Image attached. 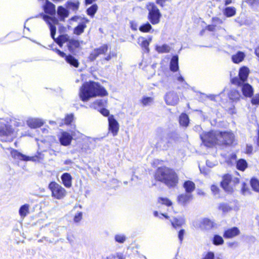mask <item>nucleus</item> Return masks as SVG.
<instances>
[{
  "label": "nucleus",
  "instance_id": "1",
  "mask_svg": "<svg viewBox=\"0 0 259 259\" xmlns=\"http://www.w3.org/2000/svg\"><path fill=\"white\" fill-rule=\"evenodd\" d=\"M107 94V92L103 87L94 81L85 82L79 91V97L83 102H87L92 98L105 96Z\"/></svg>",
  "mask_w": 259,
  "mask_h": 259
},
{
  "label": "nucleus",
  "instance_id": "2",
  "mask_svg": "<svg viewBox=\"0 0 259 259\" xmlns=\"http://www.w3.org/2000/svg\"><path fill=\"white\" fill-rule=\"evenodd\" d=\"M155 178L169 187H174L178 183V177L176 173L167 167L158 168L155 174Z\"/></svg>",
  "mask_w": 259,
  "mask_h": 259
},
{
  "label": "nucleus",
  "instance_id": "3",
  "mask_svg": "<svg viewBox=\"0 0 259 259\" xmlns=\"http://www.w3.org/2000/svg\"><path fill=\"white\" fill-rule=\"evenodd\" d=\"M108 51V47L107 45H103V46L94 49L90 54L88 59L91 61H95L97 58L101 56L104 55L105 57L101 60L103 61H108L113 57L115 56L114 53H111V52L107 53Z\"/></svg>",
  "mask_w": 259,
  "mask_h": 259
},
{
  "label": "nucleus",
  "instance_id": "4",
  "mask_svg": "<svg viewBox=\"0 0 259 259\" xmlns=\"http://www.w3.org/2000/svg\"><path fill=\"white\" fill-rule=\"evenodd\" d=\"M11 154L12 156L17 159H20L24 161H32L34 162H39L42 160L44 156L40 153H38L37 155L33 156H27L25 155H24L16 150H12L11 152Z\"/></svg>",
  "mask_w": 259,
  "mask_h": 259
},
{
  "label": "nucleus",
  "instance_id": "5",
  "mask_svg": "<svg viewBox=\"0 0 259 259\" xmlns=\"http://www.w3.org/2000/svg\"><path fill=\"white\" fill-rule=\"evenodd\" d=\"M49 188L51 191L52 196L56 199H61L66 195V190L55 182L50 183Z\"/></svg>",
  "mask_w": 259,
  "mask_h": 259
},
{
  "label": "nucleus",
  "instance_id": "6",
  "mask_svg": "<svg viewBox=\"0 0 259 259\" xmlns=\"http://www.w3.org/2000/svg\"><path fill=\"white\" fill-rule=\"evenodd\" d=\"M239 180L237 178L232 177L231 175H226L223 177V179L221 182L222 188L228 192H232L234 187Z\"/></svg>",
  "mask_w": 259,
  "mask_h": 259
},
{
  "label": "nucleus",
  "instance_id": "7",
  "mask_svg": "<svg viewBox=\"0 0 259 259\" xmlns=\"http://www.w3.org/2000/svg\"><path fill=\"white\" fill-rule=\"evenodd\" d=\"M218 131H212L201 136L204 144L207 147H211L215 144L219 145V139Z\"/></svg>",
  "mask_w": 259,
  "mask_h": 259
},
{
  "label": "nucleus",
  "instance_id": "8",
  "mask_svg": "<svg viewBox=\"0 0 259 259\" xmlns=\"http://www.w3.org/2000/svg\"><path fill=\"white\" fill-rule=\"evenodd\" d=\"M231 82L240 87L242 94L244 97H251L253 94L252 87L248 83L242 82L237 77H234L231 79Z\"/></svg>",
  "mask_w": 259,
  "mask_h": 259
},
{
  "label": "nucleus",
  "instance_id": "9",
  "mask_svg": "<svg viewBox=\"0 0 259 259\" xmlns=\"http://www.w3.org/2000/svg\"><path fill=\"white\" fill-rule=\"evenodd\" d=\"M146 7L149 11L148 18L151 23L153 24H158L161 16L159 10L153 3H148Z\"/></svg>",
  "mask_w": 259,
  "mask_h": 259
},
{
  "label": "nucleus",
  "instance_id": "10",
  "mask_svg": "<svg viewBox=\"0 0 259 259\" xmlns=\"http://www.w3.org/2000/svg\"><path fill=\"white\" fill-rule=\"evenodd\" d=\"M219 139V145H231L235 141V136L231 132H219L218 131Z\"/></svg>",
  "mask_w": 259,
  "mask_h": 259
},
{
  "label": "nucleus",
  "instance_id": "11",
  "mask_svg": "<svg viewBox=\"0 0 259 259\" xmlns=\"http://www.w3.org/2000/svg\"><path fill=\"white\" fill-rule=\"evenodd\" d=\"M72 21L78 22V25L75 27L73 30V33L76 35H80L84 32V29L87 27V24L89 20L85 18H81L77 16H74L71 18Z\"/></svg>",
  "mask_w": 259,
  "mask_h": 259
},
{
  "label": "nucleus",
  "instance_id": "12",
  "mask_svg": "<svg viewBox=\"0 0 259 259\" xmlns=\"http://www.w3.org/2000/svg\"><path fill=\"white\" fill-rule=\"evenodd\" d=\"M75 135V132H72L70 134L68 132L62 131L58 136L59 141L61 145L68 146L71 144L73 137Z\"/></svg>",
  "mask_w": 259,
  "mask_h": 259
},
{
  "label": "nucleus",
  "instance_id": "13",
  "mask_svg": "<svg viewBox=\"0 0 259 259\" xmlns=\"http://www.w3.org/2000/svg\"><path fill=\"white\" fill-rule=\"evenodd\" d=\"M43 19L48 23L49 25L50 29L51 31V35L52 37L55 39V35L56 33V28L54 25L58 23V20L55 17H52L50 16L43 15Z\"/></svg>",
  "mask_w": 259,
  "mask_h": 259
},
{
  "label": "nucleus",
  "instance_id": "14",
  "mask_svg": "<svg viewBox=\"0 0 259 259\" xmlns=\"http://www.w3.org/2000/svg\"><path fill=\"white\" fill-rule=\"evenodd\" d=\"M14 130L10 125H5L0 128V136H6L7 139H2L5 141H11L14 137Z\"/></svg>",
  "mask_w": 259,
  "mask_h": 259
},
{
  "label": "nucleus",
  "instance_id": "15",
  "mask_svg": "<svg viewBox=\"0 0 259 259\" xmlns=\"http://www.w3.org/2000/svg\"><path fill=\"white\" fill-rule=\"evenodd\" d=\"M108 120L109 123V131L112 133L113 136H115L118 132L119 124L112 115L108 117Z\"/></svg>",
  "mask_w": 259,
  "mask_h": 259
},
{
  "label": "nucleus",
  "instance_id": "16",
  "mask_svg": "<svg viewBox=\"0 0 259 259\" xmlns=\"http://www.w3.org/2000/svg\"><path fill=\"white\" fill-rule=\"evenodd\" d=\"M164 99L166 104L171 106L176 105L179 101L177 94L172 92L167 93L165 96Z\"/></svg>",
  "mask_w": 259,
  "mask_h": 259
},
{
  "label": "nucleus",
  "instance_id": "17",
  "mask_svg": "<svg viewBox=\"0 0 259 259\" xmlns=\"http://www.w3.org/2000/svg\"><path fill=\"white\" fill-rule=\"evenodd\" d=\"M192 194L187 192L180 194L177 197V200L179 204L182 205L187 204L192 200Z\"/></svg>",
  "mask_w": 259,
  "mask_h": 259
},
{
  "label": "nucleus",
  "instance_id": "18",
  "mask_svg": "<svg viewBox=\"0 0 259 259\" xmlns=\"http://www.w3.org/2000/svg\"><path fill=\"white\" fill-rule=\"evenodd\" d=\"M41 119L36 118H28L26 120L27 125L31 128H36L40 127L44 124Z\"/></svg>",
  "mask_w": 259,
  "mask_h": 259
},
{
  "label": "nucleus",
  "instance_id": "19",
  "mask_svg": "<svg viewBox=\"0 0 259 259\" xmlns=\"http://www.w3.org/2000/svg\"><path fill=\"white\" fill-rule=\"evenodd\" d=\"M43 8L46 13L51 16L55 15L56 13L55 5L48 0H46Z\"/></svg>",
  "mask_w": 259,
  "mask_h": 259
},
{
  "label": "nucleus",
  "instance_id": "20",
  "mask_svg": "<svg viewBox=\"0 0 259 259\" xmlns=\"http://www.w3.org/2000/svg\"><path fill=\"white\" fill-rule=\"evenodd\" d=\"M57 13L60 21H64L69 16V12L67 8L63 6H59Z\"/></svg>",
  "mask_w": 259,
  "mask_h": 259
},
{
  "label": "nucleus",
  "instance_id": "21",
  "mask_svg": "<svg viewBox=\"0 0 259 259\" xmlns=\"http://www.w3.org/2000/svg\"><path fill=\"white\" fill-rule=\"evenodd\" d=\"M228 97L230 100L233 102H237L240 100L242 97L240 93L238 90L235 89H232L228 93Z\"/></svg>",
  "mask_w": 259,
  "mask_h": 259
},
{
  "label": "nucleus",
  "instance_id": "22",
  "mask_svg": "<svg viewBox=\"0 0 259 259\" xmlns=\"http://www.w3.org/2000/svg\"><path fill=\"white\" fill-rule=\"evenodd\" d=\"M239 230L236 227H233L225 231L224 233V237L225 238H231L239 234Z\"/></svg>",
  "mask_w": 259,
  "mask_h": 259
},
{
  "label": "nucleus",
  "instance_id": "23",
  "mask_svg": "<svg viewBox=\"0 0 259 259\" xmlns=\"http://www.w3.org/2000/svg\"><path fill=\"white\" fill-rule=\"evenodd\" d=\"M249 72V69L246 67H241L239 72V79L242 82H245L248 76ZM238 78V77H237Z\"/></svg>",
  "mask_w": 259,
  "mask_h": 259
},
{
  "label": "nucleus",
  "instance_id": "24",
  "mask_svg": "<svg viewBox=\"0 0 259 259\" xmlns=\"http://www.w3.org/2000/svg\"><path fill=\"white\" fill-rule=\"evenodd\" d=\"M151 40L152 37H150L148 39H146L143 37H140L138 39L139 44L147 52L149 50L148 47Z\"/></svg>",
  "mask_w": 259,
  "mask_h": 259
},
{
  "label": "nucleus",
  "instance_id": "25",
  "mask_svg": "<svg viewBox=\"0 0 259 259\" xmlns=\"http://www.w3.org/2000/svg\"><path fill=\"white\" fill-rule=\"evenodd\" d=\"M213 225L212 221L206 218L201 220L200 222V227L202 229H210L213 227Z\"/></svg>",
  "mask_w": 259,
  "mask_h": 259
},
{
  "label": "nucleus",
  "instance_id": "26",
  "mask_svg": "<svg viewBox=\"0 0 259 259\" xmlns=\"http://www.w3.org/2000/svg\"><path fill=\"white\" fill-rule=\"evenodd\" d=\"M65 6L68 10H70L73 12H76L79 8V3L77 0H74L73 1H68L65 4Z\"/></svg>",
  "mask_w": 259,
  "mask_h": 259
},
{
  "label": "nucleus",
  "instance_id": "27",
  "mask_svg": "<svg viewBox=\"0 0 259 259\" xmlns=\"http://www.w3.org/2000/svg\"><path fill=\"white\" fill-rule=\"evenodd\" d=\"M63 185L67 188H70L72 185L71 175L68 173H64L61 176Z\"/></svg>",
  "mask_w": 259,
  "mask_h": 259
},
{
  "label": "nucleus",
  "instance_id": "28",
  "mask_svg": "<svg viewBox=\"0 0 259 259\" xmlns=\"http://www.w3.org/2000/svg\"><path fill=\"white\" fill-rule=\"evenodd\" d=\"M107 102L104 99H98L94 102L92 103L90 107L94 109H98L102 107H104L106 105Z\"/></svg>",
  "mask_w": 259,
  "mask_h": 259
},
{
  "label": "nucleus",
  "instance_id": "29",
  "mask_svg": "<svg viewBox=\"0 0 259 259\" xmlns=\"http://www.w3.org/2000/svg\"><path fill=\"white\" fill-rule=\"evenodd\" d=\"M170 69L173 72L177 71L179 70L178 56H174L172 57L170 62Z\"/></svg>",
  "mask_w": 259,
  "mask_h": 259
},
{
  "label": "nucleus",
  "instance_id": "30",
  "mask_svg": "<svg viewBox=\"0 0 259 259\" xmlns=\"http://www.w3.org/2000/svg\"><path fill=\"white\" fill-rule=\"evenodd\" d=\"M183 187L185 189L186 192L191 194L195 190V185L191 181H187L184 183Z\"/></svg>",
  "mask_w": 259,
  "mask_h": 259
},
{
  "label": "nucleus",
  "instance_id": "31",
  "mask_svg": "<svg viewBox=\"0 0 259 259\" xmlns=\"http://www.w3.org/2000/svg\"><path fill=\"white\" fill-rule=\"evenodd\" d=\"M245 55L242 52H238L232 56V60L235 63H239L243 61Z\"/></svg>",
  "mask_w": 259,
  "mask_h": 259
},
{
  "label": "nucleus",
  "instance_id": "32",
  "mask_svg": "<svg viewBox=\"0 0 259 259\" xmlns=\"http://www.w3.org/2000/svg\"><path fill=\"white\" fill-rule=\"evenodd\" d=\"M80 46V42L74 38H71L68 43V47L70 51H73L78 48Z\"/></svg>",
  "mask_w": 259,
  "mask_h": 259
},
{
  "label": "nucleus",
  "instance_id": "33",
  "mask_svg": "<svg viewBox=\"0 0 259 259\" xmlns=\"http://www.w3.org/2000/svg\"><path fill=\"white\" fill-rule=\"evenodd\" d=\"M172 226L174 228L181 226L185 223V219L183 217H180L178 218H174L173 220L170 221Z\"/></svg>",
  "mask_w": 259,
  "mask_h": 259
},
{
  "label": "nucleus",
  "instance_id": "34",
  "mask_svg": "<svg viewBox=\"0 0 259 259\" xmlns=\"http://www.w3.org/2000/svg\"><path fill=\"white\" fill-rule=\"evenodd\" d=\"M65 60L66 62L70 65L75 67H78L79 63L77 59H76L73 56L71 55H68L65 56Z\"/></svg>",
  "mask_w": 259,
  "mask_h": 259
},
{
  "label": "nucleus",
  "instance_id": "35",
  "mask_svg": "<svg viewBox=\"0 0 259 259\" xmlns=\"http://www.w3.org/2000/svg\"><path fill=\"white\" fill-rule=\"evenodd\" d=\"M29 205L25 204L21 206L19 209V213L21 218H24L29 213Z\"/></svg>",
  "mask_w": 259,
  "mask_h": 259
},
{
  "label": "nucleus",
  "instance_id": "36",
  "mask_svg": "<svg viewBox=\"0 0 259 259\" xmlns=\"http://www.w3.org/2000/svg\"><path fill=\"white\" fill-rule=\"evenodd\" d=\"M236 12V9L234 7H228L224 9L223 13L227 17H230L234 16Z\"/></svg>",
  "mask_w": 259,
  "mask_h": 259
},
{
  "label": "nucleus",
  "instance_id": "37",
  "mask_svg": "<svg viewBox=\"0 0 259 259\" xmlns=\"http://www.w3.org/2000/svg\"><path fill=\"white\" fill-rule=\"evenodd\" d=\"M156 51L159 53H168L170 51V47L167 45H163L162 46H156Z\"/></svg>",
  "mask_w": 259,
  "mask_h": 259
},
{
  "label": "nucleus",
  "instance_id": "38",
  "mask_svg": "<svg viewBox=\"0 0 259 259\" xmlns=\"http://www.w3.org/2000/svg\"><path fill=\"white\" fill-rule=\"evenodd\" d=\"M70 39L68 35H62L58 38L57 42L60 46H62L66 42L69 43Z\"/></svg>",
  "mask_w": 259,
  "mask_h": 259
},
{
  "label": "nucleus",
  "instance_id": "39",
  "mask_svg": "<svg viewBox=\"0 0 259 259\" xmlns=\"http://www.w3.org/2000/svg\"><path fill=\"white\" fill-rule=\"evenodd\" d=\"M180 123L181 125L186 127L189 123V118L186 114H182L180 116Z\"/></svg>",
  "mask_w": 259,
  "mask_h": 259
},
{
  "label": "nucleus",
  "instance_id": "40",
  "mask_svg": "<svg viewBox=\"0 0 259 259\" xmlns=\"http://www.w3.org/2000/svg\"><path fill=\"white\" fill-rule=\"evenodd\" d=\"M175 142V140L174 139H172L170 138L167 141V145H165L164 144L162 145V142H159L156 144V145L157 147H159L163 149H167L170 146H171L174 142Z\"/></svg>",
  "mask_w": 259,
  "mask_h": 259
},
{
  "label": "nucleus",
  "instance_id": "41",
  "mask_svg": "<svg viewBox=\"0 0 259 259\" xmlns=\"http://www.w3.org/2000/svg\"><path fill=\"white\" fill-rule=\"evenodd\" d=\"M237 168L240 170H244L247 167V163L243 159H240L237 162Z\"/></svg>",
  "mask_w": 259,
  "mask_h": 259
},
{
  "label": "nucleus",
  "instance_id": "42",
  "mask_svg": "<svg viewBox=\"0 0 259 259\" xmlns=\"http://www.w3.org/2000/svg\"><path fill=\"white\" fill-rule=\"evenodd\" d=\"M250 185L252 189L257 192H259V181L255 178L250 180Z\"/></svg>",
  "mask_w": 259,
  "mask_h": 259
},
{
  "label": "nucleus",
  "instance_id": "43",
  "mask_svg": "<svg viewBox=\"0 0 259 259\" xmlns=\"http://www.w3.org/2000/svg\"><path fill=\"white\" fill-rule=\"evenodd\" d=\"M224 240L223 238L218 235H215L214 236L212 242L215 245H222L224 243Z\"/></svg>",
  "mask_w": 259,
  "mask_h": 259
},
{
  "label": "nucleus",
  "instance_id": "44",
  "mask_svg": "<svg viewBox=\"0 0 259 259\" xmlns=\"http://www.w3.org/2000/svg\"><path fill=\"white\" fill-rule=\"evenodd\" d=\"M158 202L168 207H170L172 206V202L167 198H159L158 199Z\"/></svg>",
  "mask_w": 259,
  "mask_h": 259
},
{
  "label": "nucleus",
  "instance_id": "45",
  "mask_svg": "<svg viewBox=\"0 0 259 259\" xmlns=\"http://www.w3.org/2000/svg\"><path fill=\"white\" fill-rule=\"evenodd\" d=\"M153 102L152 97H144L141 100V103L144 106H148L151 105Z\"/></svg>",
  "mask_w": 259,
  "mask_h": 259
},
{
  "label": "nucleus",
  "instance_id": "46",
  "mask_svg": "<svg viewBox=\"0 0 259 259\" xmlns=\"http://www.w3.org/2000/svg\"><path fill=\"white\" fill-rule=\"evenodd\" d=\"M151 29L152 26L149 23L143 24L139 27V30L143 32H149Z\"/></svg>",
  "mask_w": 259,
  "mask_h": 259
},
{
  "label": "nucleus",
  "instance_id": "47",
  "mask_svg": "<svg viewBox=\"0 0 259 259\" xmlns=\"http://www.w3.org/2000/svg\"><path fill=\"white\" fill-rule=\"evenodd\" d=\"M126 239L125 236L123 234H117L115 236V240L117 242L122 243Z\"/></svg>",
  "mask_w": 259,
  "mask_h": 259
},
{
  "label": "nucleus",
  "instance_id": "48",
  "mask_svg": "<svg viewBox=\"0 0 259 259\" xmlns=\"http://www.w3.org/2000/svg\"><path fill=\"white\" fill-rule=\"evenodd\" d=\"M97 10V6L94 5L87 10L88 14L90 16H93Z\"/></svg>",
  "mask_w": 259,
  "mask_h": 259
},
{
  "label": "nucleus",
  "instance_id": "49",
  "mask_svg": "<svg viewBox=\"0 0 259 259\" xmlns=\"http://www.w3.org/2000/svg\"><path fill=\"white\" fill-rule=\"evenodd\" d=\"M219 209L224 212H227L231 210L230 207L224 203L220 204Z\"/></svg>",
  "mask_w": 259,
  "mask_h": 259
},
{
  "label": "nucleus",
  "instance_id": "50",
  "mask_svg": "<svg viewBox=\"0 0 259 259\" xmlns=\"http://www.w3.org/2000/svg\"><path fill=\"white\" fill-rule=\"evenodd\" d=\"M175 77L178 81H179L180 82H181L182 83V85L183 87H185V85H187V84L185 82L184 78L182 77V76L180 74L175 75Z\"/></svg>",
  "mask_w": 259,
  "mask_h": 259
},
{
  "label": "nucleus",
  "instance_id": "51",
  "mask_svg": "<svg viewBox=\"0 0 259 259\" xmlns=\"http://www.w3.org/2000/svg\"><path fill=\"white\" fill-rule=\"evenodd\" d=\"M73 120V115L72 114L67 115L64 119V124H69Z\"/></svg>",
  "mask_w": 259,
  "mask_h": 259
},
{
  "label": "nucleus",
  "instance_id": "52",
  "mask_svg": "<svg viewBox=\"0 0 259 259\" xmlns=\"http://www.w3.org/2000/svg\"><path fill=\"white\" fill-rule=\"evenodd\" d=\"M251 103L253 105L259 104V94L254 95L251 99Z\"/></svg>",
  "mask_w": 259,
  "mask_h": 259
},
{
  "label": "nucleus",
  "instance_id": "53",
  "mask_svg": "<svg viewBox=\"0 0 259 259\" xmlns=\"http://www.w3.org/2000/svg\"><path fill=\"white\" fill-rule=\"evenodd\" d=\"M82 213L81 212H78L75 214L74 217V221L76 223H78L82 219Z\"/></svg>",
  "mask_w": 259,
  "mask_h": 259
},
{
  "label": "nucleus",
  "instance_id": "54",
  "mask_svg": "<svg viewBox=\"0 0 259 259\" xmlns=\"http://www.w3.org/2000/svg\"><path fill=\"white\" fill-rule=\"evenodd\" d=\"M202 259H214V254L211 251H209Z\"/></svg>",
  "mask_w": 259,
  "mask_h": 259
},
{
  "label": "nucleus",
  "instance_id": "55",
  "mask_svg": "<svg viewBox=\"0 0 259 259\" xmlns=\"http://www.w3.org/2000/svg\"><path fill=\"white\" fill-rule=\"evenodd\" d=\"M223 20L218 17H213L212 18V23L217 26V24H222Z\"/></svg>",
  "mask_w": 259,
  "mask_h": 259
},
{
  "label": "nucleus",
  "instance_id": "56",
  "mask_svg": "<svg viewBox=\"0 0 259 259\" xmlns=\"http://www.w3.org/2000/svg\"><path fill=\"white\" fill-rule=\"evenodd\" d=\"M245 2L252 7L256 6L259 4V0H246Z\"/></svg>",
  "mask_w": 259,
  "mask_h": 259
},
{
  "label": "nucleus",
  "instance_id": "57",
  "mask_svg": "<svg viewBox=\"0 0 259 259\" xmlns=\"http://www.w3.org/2000/svg\"><path fill=\"white\" fill-rule=\"evenodd\" d=\"M211 190L214 195H217L219 192V189L218 186L213 185L211 186Z\"/></svg>",
  "mask_w": 259,
  "mask_h": 259
},
{
  "label": "nucleus",
  "instance_id": "58",
  "mask_svg": "<svg viewBox=\"0 0 259 259\" xmlns=\"http://www.w3.org/2000/svg\"><path fill=\"white\" fill-rule=\"evenodd\" d=\"M100 112L105 116H109V111L108 110L102 108L100 110Z\"/></svg>",
  "mask_w": 259,
  "mask_h": 259
},
{
  "label": "nucleus",
  "instance_id": "59",
  "mask_svg": "<svg viewBox=\"0 0 259 259\" xmlns=\"http://www.w3.org/2000/svg\"><path fill=\"white\" fill-rule=\"evenodd\" d=\"M242 193L243 195H247L249 193V189L246 187L245 184H243L242 188Z\"/></svg>",
  "mask_w": 259,
  "mask_h": 259
},
{
  "label": "nucleus",
  "instance_id": "60",
  "mask_svg": "<svg viewBox=\"0 0 259 259\" xmlns=\"http://www.w3.org/2000/svg\"><path fill=\"white\" fill-rule=\"evenodd\" d=\"M184 232H185L184 230H181L179 232L178 237H179V238L180 241H182L183 239Z\"/></svg>",
  "mask_w": 259,
  "mask_h": 259
},
{
  "label": "nucleus",
  "instance_id": "61",
  "mask_svg": "<svg viewBox=\"0 0 259 259\" xmlns=\"http://www.w3.org/2000/svg\"><path fill=\"white\" fill-rule=\"evenodd\" d=\"M216 26L212 23L211 25H209L207 26V29L210 31H213L215 30Z\"/></svg>",
  "mask_w": 259,
  "mask_h": 259
},
{
  "label": "nucleus",
  "instance_id": "62",
  "mask_svg": "<svg viewBox=\"0 0 259 259\" xmlns=\"http://www.w3.org/2000/svg\"><path fill=\"white\" fill-rule=\"evenodd\" d=\"M131 27L132 29L134 30H136L138 28L137 24L134 22H131Z\"/></svg>",
  "mask_w": 259,
  "mask_h": 259
},
{
  "label": "nucleus",
  "instance_id": "63",
  "mask_svg": "<svg viewBox=\"0 0 259 259\" xmlns=\"http://www.w3.org/2000/svg\"><path fill=\"white\" fill-rule=\"evenodd\" d=\"M50 123L51 124H59L60 126H62L63 124V123L62 122V121H61V120H60L59 119H58L56 122V121H50Z\"/></svg>",
  "mask_w": 259,
  "mask_h": 259
},
{
  "label": "nucleus",
  "instance_id": "64",
  "mask_svg": "<svg viewBox=\"0 0 259 259\" xmlns=\"http://www.w3.org/2000/svg\"><path fill=\"white\" fill-rule=\"evenodd\" d=\"M116 256V258H118V259H123V255L122 253H117L116 254H114Z\"/></svg>",
  "mask_w": 259,
  "mask_h": 259
}]
</instances>
